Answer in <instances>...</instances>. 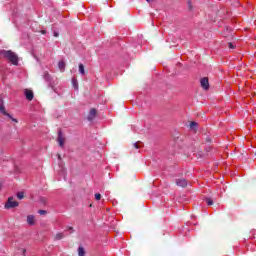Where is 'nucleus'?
<instances>
[{"label": "nucleus", "mask_w": 256, "mask_h": 256, "mask_svg": "<svg viewBox=\"0 0 256 256\" xmlns=\"http://www.w3.org/2000/svg\"><path fill=\"white\" fill-rule=\"evenodd\" d=\"M0 57H4V59L10 61L12 65H19V58L17 57V54L11 50H0Z\"/></svg>", "instance_id": "f257e3e1"}, {"label": "nucleus", "mask_w": 256, "mask_h": 256, "mask_svg": "<svg viewBox=\"0 0 256 256\" xmlns=\"http://www.w3.org/2000/svg\"><path fill=\"white\" fill-rule=\"evenodd\" d=\"M15 207H19V202L15 201L13 196H11L5 204V209H15Z\"/></svg>", "instance_id": "f03ea898"}, {"label": "nucleus", "mask_w": 256, "mask_h": 256, "mask_svg": "<svg viewBox=\"0 0 256 256\" xmlns=\"http://www.w3.org/2000/svg\"><path fill=\"white\" fill-rule=\"evenodd\" d=\"M0 113H2V115H5L6 117H9V119L14 121V123H17V119L13 118L11 114L7 113V111L5 110V105L3 104V99L1 98H0Z\"/></svg>", "instance_id": "7ed1b4c3"}, {"label": "nucleus", "mask_w": 256, "mask_h": 256, "mask_svg": "<svg viewBox=\"0 0 256 256\" xmlns=\"http://www.w3.org/2000/svg\"><path fill=\"white\" fill-rule=\"evenodd\" d=\"M200 85L205 91L209 90V78L204 77L200 80Z\"/></svg>", "instance_id": "20e7f679"}, {"label": "nucleus", "mask_w": 256, "mask_h": 256, "mask_svg": "<svg viewBox=\"0 0 256 256\" xmlns=\"http://www.w3.org/2000/svg\"><path fill=\"white\" fill-rule=\"evenodd\" d=\"M24 95H25V97H26V99H27L28 101H33V97H35V95L33 94V92H32L31 90H29V89H25V90H24Z\"/></svg>", "instance_id": "39448f33"}, {"label": "nucleus", "mask_w": 256, "mask_h": 256, "mask_svg": "<svg viewBox=\"0 0 256 256\" xmlns=\"http://www.w3.org/2000/svg\"><path fill=\"white\" fill-rule=\"evenodd\" d=\"M95 117H97V110L95 108H92L88 114V121H93V119H95Z\"/></svg>", "instance_id": "423d86ee"}, {"label": "nucleus", "mask_w": 256, "mask_h": 256, "mask_svg": "<svg viewBox=\"0 0 256 256\" xmlns=\"http://www.w3.org/2000/svg\"><path fill=\"white\" fill-rule=\"evenodd\" d=\"M57 141L61 147L65 145V138L63 137V133L61 132V130L58 131Z\"/></svg>", "instance_id": "0eeeda50"}, {"label": "nucleus", "mask_w": 256, "mask_h": 256, "mask_svg": "<svg viewBox=\"0 0 256 256\" xmlns=\"http://www.w3.org/2000/svg\"><path fill=\"white\" fill-rule=\"evenodd\" d=\"M175 183L178 187H186L187 186V180L186 179H176Z\"/></svg>", "instance_id": "6e6552de"}, {"label": "nucleus", "mask_w": 256, "mask_h": 256, "mask_svg": "<svg viewBox=\"0 0 256 256\" xmlns=\"http://www.w3.org/2000/svg\"><path fill=\"white\" fill-rule=\"evenodd\" d=\"M43 79L45 80L46 83H49V85H51L52 78L49 72H44Z\"/></svg>", "instance_id": "1a4fd4ad"}, {"label": "nucleus", "mask_w": 256, "mask_h": 256, "mask_svg": "<svg viewBox=\"0 0 256 256\" xmlns=\"http://www.w3.org/2000/svg\"><path fill=\"white\" fill-rule=\"evenodd\" d=\"M27 223H28V225H35V216L28 215L27 216Z\"/></svg>", "instance_id": "9d476101"}, {"label": "nucleus", "mask_w": 256, "mask_h": 256, "mask_svg": "<svg viewBox=\"0 0 256 256\" xmlns=\"http://www.w3.org/2000/svg\"><path fill=\"white\" fill-rule=\"evenodd\" d=\"M58 67H59L60 71L63 73V71H65V61H63V60L59 61Z\"/></svg>", "instance_id": "9b49d317"}, {"label": "nucleus", "mask_w": 256, "mask_h": 256, "mask_svg": "<svg viewBox=\"0 0 256 256\" xmlns=\"http://www.w3.org/2000/svg\"><path fill=\"white\" fill-rule=\"evenodd\" d=\"M72 85H73L74 89H79V83L77 82L76 77L72 78Z\"/></svg>", "instance_id": "f8f14e48"}, {"label": "nucleus", "mask_w": 256, "mask_h": 256, "mask_svg": "<svg viewBox=\"0 0 256 256\" xmlns=\"http://www.w3.org/2000/svg\"><path fill=\"white\" fill-rule=\"evenodd\" d=\"M79 73L80 75H85V66L83 64H79Z\"/></svg>", "instance_id": "ddd939ff"}, {"label": "nucleus", "mask_w": 256, "mask_h": 256, "mask_svg": "<svg viewBox=\"0 0 256 256\" xmlns=\"http://www.w3.org/2000/svg\"><path fill=\"white\" fill-rule=\"evenodd\" d=\"M78 255L85 256V249L81 246L78 248Z\"/></svg>", "instance_id": "4468645a"}, {"label": "nucleus", "mask_w": 256, "mask_h": 256, "mask_svg": "<svg viewBox=\"0 0 256 256\" xmlns=\"http://www.w3.org/2000/svg\"><path fill=\"white\" fill-rule=\"evenodd\" d=\"M64 237H65V235L63 233H58V234H56L55 239L57 241H61V239H63Z\"/></svg>", "instance_id": "2eb2a0df"}, {"label": "nucleus", "mask_w": 256, "mask_h": 256, "mask_svg": "<svg viewBox=\"0 0 256 256\" xmlns=\"http://www.w3.org/2000/svg\"><path fill=\"white\" fill-rule=\"evenodd\" d=\"M17 197L19 199H23L25 197V194L23 192H18Z\"/></svg>", "instance_id": "dca6fc26"}, {"label": "nucleus", "mask_w": 256, "mask_h": 256, "mask_svg": "<svg viewBox=\"0 0 256 256\" xmlns=\"http://www.w3.org/2000/svg\"><path fill=\"white\" fill-rule=\"evenodd\" d=\"M206 203H207V205H213V199L206 198Z\"/></svg>", "instance_id": "f3484780"}, {"label": "nucleus", "mask_w": 256, "mask_h": 256, "mask_svg": "<svg viewBox=\"0 0 256 256\" xmlns=\"http://www.w3.org/2000/svg\"><path fill=\"white\" fill-rule=\"evenodd\" d=\"M95 199H96V201H101V194L100 193H96L95 194Z\"/></svg>", "instance_id": "a211bd4d"}, {"label": "nucleus", "mask_w": 256, "mask_h": 256, "mask_svg": "<svg viewBox=\"0 0 256 256\" xmlns=\"http://www.w3.org/2000/svg\"><path fill=\"white\" fill-rule=\"evenodd\" d=\"M133 145H134L135 149H140L141 142H136Z\"/></svg>", "instance_id": "6ab92c4d"}, {"label": "nucleus", "mask_w": 256, "mask_h": 256, "mask_svg": "<svg viewBox=\"0 0 256 256\" xmlns=\"http://www.w3.org/2000/svg\"><path fill=\"white\" fill-rule=\"evenodd\" d=\"M195 127H197V123L196 122H191L190 123V128L195 129Z\"/></svg>", "instance_id": "aec40b11"}, {"label": "nucleus", "mask_w": 256, "mask_h": 256, "mask_svg": "<svg viewBox=\"0 0 256 256\" xmlns=\"http://www.w3.org/2000/svg\"><path fill=\"white\" fill-rule=\"evenodd\" d=\"M38 213L39 215H47V211L45 210H39Z\"/></svg>", "instance_id": "412c9836"}, {"label": "nucleus", "mask_w": 256, "mask_h": 256, "mask_svg": "<svg viewBox=\"0 0 256 256\" xmlns=\"http://www.w3.org/2000/svg\"><path fill=\"white\" fill-rule=\"evenodd\" d=\"M66 231H69L70 233H73L75 230L73 229V227H68V228L66 229Z\"/></svg>", "instance_id": "4be33fe9"}, {"label": "nucleus", "mask_w": 256, "mask_h": 256, "mask_svg": "<svg viewBox=\"0 0 256 256\" xmlns=\"http://www.w3.org/2000/svg\"><path fill=\"white\" fill-rule=\"evenodd\" d=\"M228 47L229 49H235V46L233 45V43H228Z\"/></svg>", "instance_id": "5701e85b"}, {"label": "nucleus", "mask_w": 256, "mask_h": 256, "mask_svg": "<svg viewBox=\"0 0 256 256\" xmlns=\"http://www.w3.org/2000/svg\"><path fill=\"white\" fill-rule=\"evenodd\" d=\"M189 9L191 11V9H193V6L191 5V2L188 3Z\"/></svg>", "instance_id": "b1692460"}, {"label": "nucleus", "mask_w": 256, "mask_h": 256, "mask_svg": "<svg viewBox=\"0 0 256 256\" xmlns=\"http://www.w3.org/2000/svg\"><path fill=\"white\" fill-rule=\"evenodd\" d=\"M55 37H59V34L58 33H54Z\"/></svg>", "instance_id": "393cba45"}, {"label": "nucleus", "mask_w": 256, "mask_h": 256, "mask_svg": "<svg viewBox=\"0 0 256 256\" xmlns=\"http://www.w3.org/2000/svg\"><path fill=\"white\" fill-rule=\"evenodd\" d=\"M147 1V3H150V0H146Z\"/></svg>", "instance_id": "a878e982"}]
</instances>
